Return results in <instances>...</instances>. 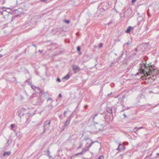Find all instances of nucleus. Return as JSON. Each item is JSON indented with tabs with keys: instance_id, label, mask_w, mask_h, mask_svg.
Listing matches in <instances>:
<instances>
[{
	"instance_id": "26",
	"label": "nucleus",
	"mask_w": 159,
	"mask_h": 159,
	"mask_svg": "<svg viewBox=\"0 0 159 159\" xmlns=\"http://www.w3.org/2000/svg\"><path fill=\"white\" fill-rule=\"evenodd\" d=\"M129 42H127L126 43H125V44H124V46H125L126 45H129Z\"/></svg>"
},
{
	"instance_id": "21",
	"label": "nucleus",
	"mask_w": 159,
	"mask_h": 159,
	"mask_svg": "<svg viewBox=\"0 0 159 159\" xmlns=\"http://www.w3.org/2000/svg\"><path fill=\"white\" fill-rule=\"evenodd\" d=\"M103 158V157L102 156H101L98 158V159H102Z\"/></svg>"
},
{
	"instance_id": "29",
	"label": "nucleus",
	"mask_w": 159,
	"mask_h": 159,
	"mask_svg": "<svg viewBox=\"0 0 159 159\" xmlns=\"http://www.w3.org/2000/svg\"><path fill=\"white\" fill-rule=\"evenodd\" d=\"M59 98H61L62 97V95L60 93L59 95Z\"/></svg>"
},
{
	"instance_id": "20",
	"label": "nucleus",
	"mask_w": 159,
	"mask_h": 159,
	"mask_svg": "<svg viewBox=\"0 0 159 159\" xmlns=\"http://www.w3.org/2000/svg\"><path fill=\"white\" fill-rule=\"evenodd\" d=\"M80 46H78L77 47V50L78 51H79L80 50Z\"/></svg>"
},
{
	"instance_id": "50",
	"label": "nucleus",
	"mask_w": 159,
	"mask_h": 159,
	"mask_svg": "<svg viewBox=\"0 0 159 159\" xmlns=\"http://www.w3.org/2000/svg\"><path fill=\"white\" fill-rule=\"evenodd\" d=\"M1 14H2H2H3V12H1Z\"/></svg>"
},
{
	"instance_id": "12",
	"label": "nucleus",
	"mask_w": 159,
	"mask_h": 159,
	"mask_svg": "<svg viewBox=\"0 0 159 159\" xmlns=\"http://www.w3.org/2000/svg\"><path fill=\"white\" fill-rule=\"evenodd\" d=\"M143 128L142 127H135L134 129H133V131L135 133H136V130L135 131V130L136 129H137V130H139L141 129H143Z\"/></svg>"
},
{
	"instance_id": "15",
	"label": "nucleus",
	"mask_w": 159,
	"mask_h": 159,
	"mask_svg": "<svg viewBox=\"0 0 159 159\" xmlns=\"http://www.w3.org/2000/svg\"><path fill=\"white\" fill-rule=\"evenodd\" d=\"M32 88L34 90H35L36 89H37L38 90L39 89V88L38 87H37L34 85H31Z\"/></svg>"
},
{
	"instance_id": "6",
	"label": "nucleus",
	"mask_w": 159,
	"mask_h": 159,
	"mask_svg": "<svg viewBox=\"0 0 159 159\" xmlns=\"http://www.w3.org/2000/svg\"><path fill=\"white\" fill-rule=\"evenodd\" d=\"M71 116H70V117L68 118L66 121L65 122V126H68L70 124V121L71 120Z\"/></svg>"
},
{
	"instance_id": "42",
	"label": "nucleus",
	"mask_w": 159,
	"mask_h": 159,
	"mask_svg": "<svg viewBox=\"0 0 159 159\" xmlns=\"http://www.w3.org/2000/svg\"><path fill=\"white\" fill-rule=\"evenodd\" d=\"M22 115V114L21 113H19V115L20 116V115Z\"/></svg>"
},
{
	"instance_id": "3",
	"label": "nucleus",
	"mask_w": 159,
	"mask_h": 159,
	"mask_svg": "<svg viewBox=\"0 0 159 159\" xmlns=\"http://www.w3.org/2000/svg\"><path fill=\"white\" fill-rule=\"evenodd\" d=\"M72 68L73 70L74 71L75 73H76L80 70V68L77 65H73Z\"/></svg>"
},
{
	"instance_id": "5",
	"label": "nucleus",
	"mask_w": 159,
	"mask_h": 159,
	"mask_svg": "<svg viewBox=\"0 0 159 159\" xmlns=\"http://www.w3.org/2000/svg\"><path fill=\"white\" fill-rule=\"evenodd\" d=\"M103 7V9L105 10L108 8L109 7V4L107 2H103L102 3Z\"/></svg>"
},
{
	"instance_id": "11",
	"label": "nucleus",
	"mask_w": 159,
	"mask_h": 159,
	"mask_svg": "<svg viewBox=\"0 0 159 159\" xmlns=\"http://www.w3.org/2000/svg\"><path fill=\"white\" fill-rule=\"evenodd\" d=\"M132 28L130 26H129L127 28V30L126 31V32L127 33H129L130 32L131 29Z\"/></svg>"
},
{
	"instance_id": "22",
	"label": "nucleus",
	"mask_w": 159,
	"mask_h": 159,
	"mask_svg": "<svg viewBox=\"0 0 159 159\" xmlns=\"http://www.w3.org/2000/svg\"><path fill=\"white\" fill-rule=\"evenodd\" d=\"M64 21L67 24H68L69 23V21L67 20H65Z\"/></svg>"
},
{
	"instance_id": "40",
	"label": "nucleus",
	"mask_w": 159,
	"mask_h": 159,
	"mask_svg": "<svg viewBox=\"0 0 159 159\" xmlns=\"http://www.w3.org/2000/svg\"><path fill=\"white\" fill-rule=\"evenodd\" d=\"M3 11H6V8H3Z\"/></svg>"
},
{
	"instance_id": "7",
	"label": "nucleus",
	"mask_w": 159,
	"mask_h": 159,
	"mask_svg": "<svg viewBox=\"0 0 159 159\" xmlns=\"http://www.w3.org/2000/svg\"><path fill=\"white\" fill-rule=\"evenodd\" d=\"M98 115V114H96L95 115H94L93 117H92V120H93V124L94 125H95L96 124H98V122H96L95 121V118L97 117Z\"/></svg>"
},
{
	"instance_id": "49",
	"label": "nucleus",
	"mask_w": 159,
	"mask_h": 159,
	"mask_svg": "<svg viewBox=\"0 0 159 159\" xmlns=\"http://www.w3.org/2000/svg\"><path fill=\"white\" fill-rule=\"evenodd\" d=\"M7 9H10V8H7Z\"/></svg>"
},
{
	"instance_id": "35",
	"label": "nucleus",
	"mask_w": 159,
	"mask_h": 159,
	"mask_svg": "<svg viewBox=\"0 0 159 159\" xmlns=\"http://www.w3.org/2000/svg\"><path fill=\"white\" fill-rule=\"evenodd\" d=\"M100 125L102 127H103V126H104V125L103 124H102Z\"/></svg>"
},
{
	"instance_id": "18",
	"label": "nucleus",
	"mask_w": 159,
	"mask_h": 159,
	"mask_svg": "<svg viewBox=\"0 0 159 159\" xmlns=\"http://www.w3.org/2000/svg\"><path fill=\"white\" fill-rule=\"evenodd\" d=\"M48 107H49L50 109H51L53 108V106L52 104H50L48 106Z\"/></svg>"
},
{
	"instance_id": "8",
	"label": "nucleus",
	"mask_w": 159,
	"mask_h": 159,
	"mask_svg": "<svg viewBox=\"0 0 159 159\" xmlns=\"http://www.w3.org/2000/svg\"><path fill=\"white\" fill-rule=\"evenodd\" d=\"M112 107H108L107 109V111L109 114L112 113Z\"/></svg>"
},
{
	"instance_id": "34",
	"label": "nucleus",
	"mask_w": 159,
	"mask_h": 159,
	"mask_svg": "<svg viewBox=\"0 0 159 159\" xmlns=\"http://www.w3.org/2000/svg\"><path fill=\"white\" fill-rule=\"evenodd\" d=\"M2 57V54H0V58H1Z\"/></svg>"
},
{
	"instance_id": "2",
	"label": "nucleus",
	"mask_w": 159,
	"mask_h": 159,
	"mask_svg": "<svg viewBox=\"0 0 159 159\" xmlns=\"http://www.w3.org/2000/svg\"><path fill=\"white\" fill-rule=\"evenodd\" d=\"M51 123V120H47L45 122L44 125V131L47 129V128H48Z\"/></svg>"
},
{
	"instance_id": "38",
	"label": "nucleus",
	"mask_w": 159,
	"mask_h": 159,
	"mask_svg": "<svg viewBox=\"0 0 159 159\" xmlns=\"http://www.w3.org/2000/svg\"><path fill=\"white\" fill-rule=\"evenodd\" d=\"M39 52L40 53H42V51H41L40 50H39Z\"/></svg>"
},
{
	"instance_id": "4",
	"label": "nucleus",
	"mask_w": 159,
	"mask_h": 159,
	"mask_svg": "<svg viewBox=\"0 0 159 159\" xmlns=\"http://www.w3.org/2000/svg\"><path fill=\"white\" fill-rule=\"evenodd\" d=\"M125 148V147L123 145L121 144H119L117 149L120 151L124 150Z\"/></svg>"
},
{
	"instance_id": "25",
	"label": "nucleus",
	"mask_w": 159,
	"mask_h": 159,
	"mask_svg": "<svg viewBox=\"0 0 159 159\" xmlns=\"http://www.w3.org/2000/svg\"><path fill=\"white\" fill-rule=\"evenodd\" d=\"M52 98H48L47 101H48L49 100H50V101H52Z\"/></svg>"
},
{
	"instance_id": "36",
	"label": "nucleus",
	"mask_w": 159,
	"mask_h": 159,
	"mask_svg": "<svg viewBox=\"0 0 159 159\" xmlns=\"http://www.w3.org/2000/svg\"><path fill=\"white\" fill-rule=\"evenodd\" d=\"M112 93L111 92L110 93L108 94V96L110 95Z\"/></svg>"
},
{
	"instance_id": "28",
	"label": "nucleus",
	"mask_w": 159,
	"mask_h": 159,
	"mask_svg": "<svg viewBox=\"0 0 159 159\" xmlns=\"http://www.w3.org/2000/svg\"><path fill=\"white\" fill-rule=\"evenodd\" d=\"M42 102H43L41 101L40 103H39V102H38L37 103V104L38 105H40V104H41L42 103Z\"/></svg>"
},
{
	"instance_id": "43",
	"label": "nucleus",
	"mask_w": 159,
	"mask_h": 159,
	"mask_svg": "<svg viewBox=\"0 0 159 159\" xmlns=\"http://www.w3.org/2000/svg\"><path fill=\"white\" fill-rule=\"evenodd\" d=\"M159 155V153H157V156H158Z\"/></svg>"
},
{
	"instance_id": "48",
	"label": "nucleus",
	"mask_w": 159,
	"mask_h": 159,
	"mask_svg": "<svg viewBox=\"0 0 159 159\" xmlns=\"http://www.w3.org/2000/svg\"><path fill=\"white\" fill-rule=\"evenodd\" d=\"M2 49L1 50H0V52H1L2 51Z\"/></svg>"
},
{
	"instance_id": "39",
	"label": "nucleus",
	"mask_w": 159,
	"mask_h": 159,
	"mask_svg": "<svg viewBox=\"0 0 159 159\" xmlns=\"http://www.w3.org/2000/svg\"><path fill=\"white\" fill-rule=\"evenodd\" d=\"M139 72H138L136 74H135V75H138L139 74Z\"/></svg>"
},
{
	"instance_id": "41",
	"label": "nucleus",
	"mask_w": 159,
	"mask_h": 159,
	"mask_svg": "<svg viewBox=\"0 0 159 159\" xmlns=\"http://www.w3.org/2000/svg\"><path fill=\"white\" fill-rule=\"evenodd\" d=\"M124 116L125 117H125H126V116L125 115V114H124Z\"/></svg>"
},
{
	"instance_id": "16",
	"label": "nucleus",
	"mask_w": 159,
	"mask_h": 159,
	"mask_svg": "<svg viewBox=\"0 0 159 159\" xmlns=\"http://www.w3.org/2000/svg\"><path fill=\"white\" fill-rule=\"evenodd\" d=\"M69 77H70V76L68 74L67 75H66V76H64L63 78V79H65L66 80H67L68 79H69Z\"/></svg>"
},
{
	"instance_id": "14",
	"label": "nucleus",
	"mask_w": 159,
	"mask_h": 159,
	"mask_svg": "<svg viewBox=\"0 0 159 159\" xmlns=\"http://www.w3.org/2000/svg\"><path fill=\"white\" fill-rule=\"evenodd\" d=\"M89 151L88 149L86 147H85L83 149L81 152H83L84 153L86 152L87 151Z\"/></svg>"
},
{
	"instance_id": "32",
	"label": "nucleus",
	"mask_w": 159,
	"mask_h": 159,
	"mask_svg": "<svg viewBox=\"0 0 159 159\" xmlns=\"http://www.w3.org/2000/svg\"><path fill=\"white\" fill-rule=\"evenodd\" d=\"M136 0H132V2H136Z\"/></svg>"
},
{
	"instance_id": "24",
	"label": "nucleus",
	"mask_w": 159,
	"mask_h": 159,
	"mask_svg": "<svg viewBox=\"0 0 159 159\" xmlns=\"http://www.w3.org/2000/svg\"><path fill=\"white\" fill-rule=\"evenodd\" d=\"M14 126H15L13 124H11V128L12 129L14 127Z\"/></svg>"
},
{
	"instance_id": "45",
	"label": "nucleus",
	"mask_w": 159,
	"mask_h": 159,
	"mask_svg": "<svg viewBox=\"0 0 159 159\" xmlns=\"http://www.w3.org/2000/svg\"><path fill=\"white\" fill-rule=\"evenodd\" d=\"M137 129H136L135 130V131H136V133H137Z\"/></svg>"
},
{
	"instance_id": "19",
	"label": "nucleus",
	"mask_w": 159,
	"mask_h": 159,
	"mask_svg": "<svg viewBox=\"0 0 159 159\" xmlns=\"http://www.w3.org/2000/svg\"><path fill=\"white\" fill-rule=\"evenodd\" d=\"M57 81H58L59 82H61V80L59 78H57Z\"/></svg>"
},
{
	"instance_id": "47",
	"label": "nucleus",
	"mask_w": 159,
	"mask_h": 159,
	"mask_svg": "<svg viewBox=\"0 0 159 159\" xmlns=\"http://www.w3.org/2000/svg\"><path fill=\"white\" fill-rule=\"evenodd\" d=\"M119 97V96H117V97H116L115 98H118Z\"/></svg>"
},
{
	"instance_id": "10",
	"label": "nucleus",
	"mask_w": 159,
	"mask_h": 159,
	"mask_svg": "<svg viewBox=\"0 0 159 159\" xmlns=\"http://www.w3.org/2000/svg\"><path fill=\"white\" fill-rule=\"evenodd\" d=\"M84 154V152H79V153H77V154H75V155L72 156V157H71V158L73 157V158H74L76 156L78 155H80V154Z\"/></svg>"
},
{
	"instance_id": "44",
	"label": "nucleus",
	"mask_w": 159,
	"mask_h": 159,
	"mask_svg": "<svg viewBox=\"0 0 159 159\" xmlns=\"http://www.w3.org/2000/svg\"><path fill=\"white\" fill-rule=\"evenodd\" d=\"M111 22H109V23H108V24H109H109H111Z\"/></svg>"
},
{
	"instance_id": "27",
	"label": "nucleus",
	"mask_w": 159,
	"mask_h": 159,
	"mask_svg": "<svg viewBox=\"0 0 159 159\" xmlns=\"http://www.w3.org/2000/svg\"><path fill=\"white\" fill-rule=\"evenodd\" d=\"M119 157H120L119 158L120 159H121L123 158V156H122V155H120L119 156Z\"/></svg>"
},
{
	"instance_id": "13",
	"label": "nucleus",
	"mask_w": 159,
	"mask_h": 159,
	"mask_svg": "<svg viewBox=\"0 0 159 159\" xmlns=\"http://www.w3.org/2000/svg\"><path fill=\"white\" fill-rule=\"evenodd\" d=\"M10 154H11V152H4L3 154V155L4 156H8Z\"/></svg>"
},
{
	"instance_id": "9",
	"label": "nucleus",
	"mask_w": 159,
	"mask_h": 159,
	"mask_svg": "<svg viewBox=\"0 0 159 159\" xmlns=\"http://www.w3.org/2000/svg\"><path fill=\"white\" fill-rule=\"evenodd\" d=\"M91 143L89 144V145L86 148L88 149V150H89V148L91 147V146H92V145L95 142H98V141H95L94 142H92V140L91 139H89Z\"/></svg>"
},
{
	"instance_id": "23",
	"label": "nucleus",
	"mask_w": 159,
	"mask_h": 159,
	"mask_svg": "<svg viewBox=\"0 0 159 159\" xmlns=\"http://www.w3.org/2000/svg\"><path fill=\"white\" fill-rule=\"evenodd\" d=\"M103 45V44L102 43H100L99 45V47L100 48H102Z\"/></svg>"
},
{
	"instance_id": "33",
	"label": "nucleus",
	"mask_w": 159,
	"mask_h": 159,
	"mask_svg": "<svg viewBox=\"0 0 159 159\" xmlns=\"http://www.w3.org/2000/svg\"><path fill=\"white\" fill-rule=\"evenodd\" d=\"M41 2H44L46 1V0H40Z\"/></svg>"
},
{
	"instance_id": "31",
	"label": "nucleus",
	"mask_w": 159,
	"mask_h": 159,
	"mask_svg": "<svg viewBox=\"0 0 159 159\" xmlns=\"http://www.w3.org/2000/svg\"><path fill=\"white\" fill-rule=\"evenodd\" d=\"M88 106L87 105H85L84 106V108H86Z\"/></svg>"
},
{
	"instance_id": "30",
	"label": "nucleus",
	"mask_w": 159,
	"mask_h": 159,
	"mask_svg": "<svg viewBox=\"0 0 159 159\" xmlns=\"http://www.w3.org/2000/svg\"><path fill=\"white\" fill-rule=\"evenodd\" d=\"M67 112V111H65L64 112V115L65 116H66V114Z\"/></svg>"
},
{
	"instance_id": "37",
	"label": "nucleus",
	"mask_w": 159,
	"mask_h": 159,
	"mask_svg": "<svg viewBox=\"0 0 159 159\" xmlns=\"http://www.w3.org/2000/svg\"><path fill=\"white\" fill-rule=\"evenodd\" d=\"M32 46H34L35 47H36V46L34 44H32Z\"/></svg>"
},
{
	"instance_id": "51",
	"label": "nucleus",
	"mask_w": 159,
	"mask_h": 159,
	"mask_svg": "<svg viewBox=\"0 0 159 159\" xmlns=\"http://www.w3.org/2000/svg\"><path fill=\"white\" fill-rule=\"evenodd\" d=\"M23 115H24V114H22V116H23Z\"/></svg>"
},
{
	"instance_id": "1",
	"label": "nucleus",
	"mask_w": 159,
	"mask_h": 159,
	"mask_svg": "<svg viewBox=\"0 0 159 159\" xmlns=\"http://www.w3.org/2000/svg\"><path fill=\"white\" fill-rule=\"evenodd\" d=\"M144 68L143 69H141V71L143 74H144V75L146 77L147 76L151 75L153 76L155 74L159 73L158 70H156L154 68L155 67L154 65H152L150 66L149 65H147L146 64L144 66Z\"/></svg>"
},
{
	"instance_id": "17",
	"label": "nucleus",
	"mask_w": 159,
	"mask_h": 159,
	"mask_svg": "<svg viewBox=\"0 0 159 159\" xmlns=\"http://www.w3.org/2000/svg\"><path fill=\"white\" fill-rule=\"evenodd\" d=\"M50 152L49 150H48L47 151V155L50 158L52 157V156H50Z\"/></svg>"
},
{
	"instance_id": "46",
	"label": "nucleus",
	"mask_w": 159,
	"mask_h": 159,
	"mask_svg": "<svg viewBox=\"0 0 159 159\" xmlns=\"http://www.w3.org/2000/svg\"><path fill=\"white\" fill-rule=\"evenodd\" d=\"M135 50H136V51H137V48H136L135 49Z\"/></svg>"
}]
</instances>
